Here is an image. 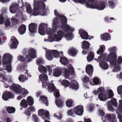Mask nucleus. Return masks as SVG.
Segmentation results:
<instances>
[{
    "instance_id": "nucleus-1",
    "label": "nucleus",
    "mask_w": 122,
    "mask_h": 122,
    "mask_svg": "<svg viewBox=\"0 0 122 122\" xmlns=\"http://www.w3.org/2000/svg\"><path fill=\"white\" fill-rule=\"evenodd\" d=\"M59 18L56 17L53 19L52 21V29L51 30L50 28H47L46 29V32L48 34L51 36L48 37V39H44L45 42H52L54 41H61L62 39L64 33L61 30L58 31L56 34H54L56 30L59 27Z\"/></svg>"
},
{
    "instance_id": "nucleus-2",
    "label": "nucleus",
    "mask_w": 122,
    "mask_h": 122,
    "mask_svg": "<svg viewBox=\"0 0 122 122\" xmlns=\"http://www.w3.org/2000/svg\"><path fill=\"white\" fill-rule=\"evenodd\" d=\"M34 4L33 15L35 16L45 15V10L44 9L45 6V3L40 1H36L34 2Z\"/></svg>"
},
{
    "instance_id": "nucleus-3",
    "label": "nucleus",
    "mask_w": 122,
    "mask_h": 122,
    "mask_svg": "<svg viewBox=\"0 0 122 122\" xmlns=\"http://www.w3.org/2000/svg\"><path fill=\"white\" fill-rule=\"evenodd\" d=\"M39 78L42 82L43 88H46V86H47V90L50 92H52L56 88L54 86L53 83L48 82V77L45 74H41L39 76Z\"/></svg>"
},
{
    "instance_id": "nucleus-4",
    "label": "nucleus",
    "mask_w": 122,
    "mask_h": 122,
    "mask_svg": "<svg viewBox=\"0 0 122 122\" xmlns=\"http://www.w3.org/2000/svg\"><path fill=\"white\" fill-rule=\"evenodd\" d=\"M117 57L115 53L113 52L110 53L107 57L108 60L110 64L114 67L112 71L115 72H118L121 69L120 66L119 64H117L116 60Z\"/></svg>"
},
{
    "instance_id": "nucleus-5",
    "label": "nucleus",
    "mask_w": 122,
    "mask_h": 122,
    "mask_svg": "<svg viewBox=\"0 0 122 122\" xmlns=\"http://www.w3.org/2000/svg\"><path fill=\"white\" fill-rule=\"evenodd\" d=\"M12 58L11 55L8 53L5 54L3 57L2 62L4 67L8 72L11 71V62Z\"/></svg>"
},
{
    "instance_id": "nucleus-6",
    "label": "nucleus",
    "mask_w": 122,
    "mask_h": 122,
    "mask_svg": "<svg viewBox=\"0 0 122 122\" xmlns=\"http://www.w3.org/2000/svg\"><path fill=\"white\" fill-rule=\"evenodd\" d=\"M94 1V0H88L86 3V7L87 8H96L100 10L104 9L105 4L104 3L102 2L98 4H96Z\"/></svg>"
},
{
    "instance_id": "nucleus-7",
    "label": "nucleus",
    "mask_w": 122,
    "mask_h": 122,
    "mask_svg": "<svg viewBox=\"0 0 122 122\" xmlns=\"http://www.w3.org/2000/svg\"><path fill=\"white\" fill-rule=\"evenodd\" d=\"M11 88L13 91L15 93L21 94L23 97H25L26 95L29 93L28 91L25 88H22L19 85L13 84L11 86Z\"/></svg>"
},
{
    "instance_id": "nucleus-8",
    "label": "nucleus",
    "mask_w": 122,
    "mask_h": 122,
    "mask_svg": "<svg viewBox=\"0 0 122 122\" xmlns=\"http://www.w3.org/2000/svg\"><path fill=\"white\" fill-rule=\"evenodd\" d=\"M64 20V21L61 23V25L62 29L64 31L66 32H71L73 31L74 30V28L73 27L70 26L66 24L67 19L65 16H62L61 17Z\"/></svg>"
},
{
    "instance_id": "nucleus-9",
    "label": "nucleus",
    "mask_w": 122,
    "mask_h": 122,
    "mask_svg": "<svg viewBox=\"0 0 122 122\" xmlns=\"http://www.w3.org/2000/svg\"><path fill=\"white\" fill-rule=\"evenodd\" d=\"M70 73L74 74L75 71L73 66L71 64H70L67 66V68H64V76L66 78L69 77Z\"/></svg>"
},
{
    "instance_id": "nucleus-10",
    "label": "nucleus",
    "mask_w": 122,
    "mask_h": 122,
    "mask_svg": "<svg viewBox=\"0 0 122 122\" xmlns=\"http://www.w3.org/2000/svg\"><path fill=\"white\" fill-rule=\"evenodd\" d=\"M74 112L78 115H82L83 112V107L81 105H79L75 107L74 109Z\"/></svg>"
},
{
    "instance_id": "nucleus-11",
    "label": "nucleus",
    "mask_w": 122,
    "mask_h": 122,
    "mask_svg": "<svg viewBox=\"0 0 122 122\" xmlns=\"http://www.w3.org/2000/svg\"><path fill=\"white\" fill-rule=\"evenodd\" d=\"M14 97L13 95H12L10 92L6 91L4 92L2 96V99L5 101L7 100L9 98H13Z\"/></svg>"
},
{
    "instance_id": "nucleus-12",
    "label": "nucleus",
    "mask_w": 122,
    "mask_h": 122,
    "mask_svg": "<svg viewBox=\"0 0 122 122\" xmlns=\"http://www.w3.org/2000/svg\"><path fill=\"white\" fill-rule=\"evenodd\" d=\"M52 51L48 49H46L45 56L46 58L48 60H51L53 59L52 55Z\"/></svg>"
},
{
    "instance_id": "nucleus-13",
    "label": "nucleus",
    "mask_w": 122,
    "mask_h": 122,
    "mask_svg": "<svg viewBox=\"0 0 122 122\" xmlns=\"http://www.w3.org/2000/svg\"><path fill=\"white\" fill-rule=\"evenodd\" d=\"M11 40L12 43L10 45V47L11 49L16 48L18 44V42L16 38L14 36L11 37Z\"/></svg>"
},
{
    "instance_id": "nucleus-14",
    "label": "nucleus",
    "mask_w": 122,
    "mask_h": 122,
    "mask_svg": "<svg viewBox=\"0 0 122 122\" xmlns=\"http://www.w3.org/2000/svg\"><path fill=\"white\" fill-rule=\"evenodd\" d=\"M79 33L82 39L85 40L88 39V36L87 32L80 29L79 30Z\"/></svg>"
},
{
    "instance_id": "nucleus-15",
    "label": "nucleus",
    "mask_w": 122,
    "mask_h": 122,
    "mask_svg": "<svg viewBox=\"0 0 122 122\" xmlns=\"http://www.w3.org/2000/svg\"><path fill=\"white\" fill-rule=\"evenodd\" d=\"M47 24H46L44 23H42L40 24L39 26V33L41 35H45V33L44 30L45 27H46Z\"/></svg>"
},
{
    "instance_id": "nucleus-16",
    "label": "nucleus",
    "mask_w": 122,
    "mask_h": 122,
    "mask_svg": "<svg viewBox=\"0 0 122 122\" xmlns=\"http://www.w3.org/2000/svg\"><path fill=\"white\" fill-rule=\"evenodd\" d=\"M86 71L89 76H91L93 71L92 66L90 64L87 65L86 67Z\"/></svg>"
},
{
    "instance_id": "nucleus-17",
    "label": "nucleus",
    "mask_w": 122,
    "mask_h": 122,
    "mask_svg": "<svg viewBox=\"0 0 122 122\" xmlns=\"http://www.w3.org/2000/svg\"><path fill=\"white\" fill-rule=\"evenodd\" d=\"M38 114L40 116H45V117L48 118L49 116V112L46 110L44 111L43 109H40L38 111Z\"/></svg>"
},
{
    "instance_id": "nucleus-18",
    "label": "nucleus",
    "mask_w": 122,
    "mask_h": 122,
    "mask_svg": "<svg viewBox=\"0 0 122 122\" xmlns=\"http://www.w3.org/2000/svg\"><path fill=\"white\" fill-rule=\"evenodd\" d=\"M37 27L36 25L33 23H31L29 26V30L30 32L31 33H34L36 31Z\"/></svg>"
},
{
    "instance_id": "nucleus-19",
    "label": "nucleus",
    "mask_w": 122,
    "mask_h": 122,
    "mask_svg": "<svg viewBox=\"0 0 122 122\" xmlns=\"http://www.w3.org/2000/svg\"><path fill=\"white\" fill-rule=\"evenodd\" d=\"M70 86V88L71 87L73 89L76 90L78 88V83L74 80L71 81Z\"/></svg>"
},
{
    "instance_id": "nucleus-20",
    "label": "nucleus",
    "mask_w": 122,
    "mask_h": 122,
    "mask_svg": "<svg viewBox=\"0 0 122 122\" xmlns=\"http://www.w3.org/2000/svg\"><path fill=\"white\" fill-rule=\"evenodd\" d=\"M64 36L65 39L68 41L72 40L74 37L72 33L69 32H66Z\"/></svg>"
},
{
    "instance_id": "nucleus-21",
    "label": "nucleus",
    "mask_w": 122,
    "mask_h": 122,
    "mask_svg": "<svg viewBox=\"0 0 122 122\" xmlns=\"http://www.w3.org/2000/svg\"><path fill=\"white\" fill-rule=\"evenodd\" d=\"M110 38L109 34L108 33H105L101 36V39L102 40L106 41L110 40Z\"/></svg>"
},
{
    "instance_id": "nucleus-22",
    "label": "nucleus",
    "mask_w": 122,
    "mask_h": 122,
    "mask_svg": "<svg viewBox=\"0 0 122 122\" xmlns=\"http://www.w3.org/2000/svg\"><path fill=\"white\" fill-rule=\"evenodd\" d=\"M19 5L17 4H13L10 6V10L11 13H14L16 12V9L18 7Z\"/></svg>"
},
{
    "instance_id": "nucleus-23",
    "label": "nucleus",
    "mask_w": 122,
    "mask_h": 122,
    "mask_svg": "<svg viewBox=\"0 0 122 122\" xmlns=\"http://www.w3.org/2000/svg\"><path fill=\"white\" fill-rule=\"evenodd\" d=\"M26 30V26L24 25H22L19 28L18 31L19 33L21 35L24 34Z\"/></svg>"
},
{
    "instance_id": "nucleus-24",
    "label": "nucleus",
    "mask_w": 122,
    "mask_h": 122,
    "mask_svg": "<svg viewBox=\"0 0 122 122\" xmlns=\"http://www.w3.org/2000/svg\"><path fill=\"white\" fill-rule=\"evenodd\" d=\"M82 48L84 49H88L89 47V46L90 45L89 42L86 41H84L82 42Z\"/></svg>"
},
{
    "instance_id": "nucleus-25",
    "label": "nucleus",
    "mask_w": 122,
    "mask_h": 122,
    "mask_svg": "<svg viewBox=\"0 0 122 122\" xmlns=\"http://www.w3.org/2000/svg\"><path fill=\"white\" fill-rule=\"evenodd\" d=\"M98 98L102 101H104L108 99L106 93L99 94L98 95Z\"/></svg>"
},
{
    "instance_id": "nucleus-26",
    "label": "nucleus",
    "mask_w": 122,
    "mask_h": 122,
    "mask_svg": "<svg viewBox=\"0 0 122 122\" xmlns=\"http://www.w3.org/2000/svg\"><path fill=\"white\" fill-rule=\"evenodd\" d=\"M77 52V50L74 48H70L68 51V53L71 56H74L76 55Z\"/></svg>"
},
{
    "instance_id": "nucleus-27",
    "label": "nucleus",
    "mask_w": 122,
    "mask_h": 122,
    "mask_svg": "<svg viewBox=\"0 0 122 122\" xmlns=\"http://www.w3.org/2000/svg\"><path fill=\"white\" fill-rule=\"evenodd\" d=\"M20 105L21 107L23 108L26 107L28 105L26 100L25 99H23L21 101Z\"/></svg>"
},
{
    "instance_id": "nucleus-28",
    "label": "nucleus",
    "mask_w": 122,
    "mask_h": 122,
    "mask_svg": "<svg viewBox=\"0 0 122 122\" xmlns=\"http://www.w3.org/2000/svg\"><path fill=\"white\" fill-rule=\"evenodd\" d=\"M61 74V71L60 70L57 69H55L54 70L53 75L58 77L60 76Z\"/></svg>"
},
{
    "instance_id": "nucleus-29",
    "label": "nucleus",
    "mask_w": 122,
    "mask_h": 122,
    "mask_svg": "<svg viewBox=\"0 0 122 122\" xmlns=\"http://www.w3.org/2000/svg\"><path fill=\"white\" fill-rule=\"evenodd\" d=\"M39 100L44 103L46 106H47L48 105L49 103L47 101V98L46 97L44 96H41L40 97Z\"/></svg>"
},
{
    "instance_id": "nucleus-30",
    "label": "nucleus",
    "mask_w": 122,
    "mask_h": 122,
    "mask_svg": "<svg viewBox=\"0 0 122 122\" xmlns=\"http://www.w3.org/2000/svg\"><path fill=\"white\" fill-rule=\"evenodd\" d=\"M106 94L108 99L111 98L114 95L111 89L108 90Z\"/></svg>"
},
{
    "instance_id": "nucleus-31",
    "label": "nucleus",
    "mask_w": 122,
    "mask_h": 122,
    "mask_svg": "<svg viewBox=\"0 0 122 122\" xmlns=\"http://www.w3.org/2000/svg\"><path fill=\"white\" fill-rule=\"evenodd\" d=\"M36 50L34 49L31 48L29 49L28 53L30 54L34 58H36Z\"/></svg>"
},
{
    "instance_id": "nucleus-32",
    "label": "nucleus",
    "mask_w": 122,
    "mask_h": 122,
    "mask_svg": "<svg viewBox=\"0 0 122 122\" xmlns=\"http://www.w3.org/2000/svg\"><path fill=\"white\" fill-rule=\"evenodd\" d=\"M26 101L29 105H33L34 103V100L33 98L31 96L28 97L26 99Z\"/></svg>"
},
{
    "instance_id": "nucleus-33",
    "label": "nucleus",
    "mask_w": 122,
    "mask_h": 122,
    "mask_svg": "<svg viewBox=\"0 0 122 122\" xmlns=\"http://www.w3.org/2000/svg\"><path fill=\"white\" fill-rule=\"evenodd\" d=\"M94 56V52H91L87 57V60L88 61H91L93 59Z\"/></svg>"
},
{
    "instance_id": "nucleus-34",
    "label": "nucleus",
    "mask_w": 122,
    "mask_h": 122,
    "mask_svg": "<svg viewBox=\"0 0 122 122\" xmlns=\"http://www.w3.org/2000/svg\"><path fill=\"white\" fill-rule=\"evenodd\" d=\"M101 67L104 70L107 69L109 67L108 64L104 61L102 62L100 64Z\"/></svg>"
},
{
    "instance_id": "nucleus-35",
    "label": "nucleus",
    "mask_w": 122,
    "mask_h": 122,
    "mask_svg": "<svg viewBox=\"0 0 122 122\" xmlns=\"http://www.w3.org/2000/svg\"><path fill=\"white\" fill-rule=\"evenodd\" d=\"M60 62L62 64L66 65L68 63L67 59L65 57H62L60 58Z\"/></svg>"
},
{
    "instance_id": "nucleus-36",
    "label": "nucleus",
    "mask_w": 122,
    "mask_h": 122,
    "mask_svg": "<svg viewBox=\"0 0 122 122\" xmlns=\"http://www.w3.org/2000/svg\"><path fill=\"white\" fill-rule=\"evenodd\" d=\"M54 116L58 120H61L62 118L63 115L61 113L57 112L54 113Z\"/></svg>"
},
{
    "instance_id": "nucleus-37",
    "label": "nucleus",
    "mask_w": 122,
    "mask_h": 122,
    "mask_svg": "<svg viewBox=\"0 0 122 122\" xmlns=\"http://www.w3.org/2000/svg\"><path fill=\"white\" fill-rule=\"evenodd\" d=\"M100 48L97 51V53L98 54H100L102 53L104 51L105 47L103 45H102L100 46Z\"/></svg>"
},
{
    "instance_id": "nucleus-38",
    "label": "nucleus",
    "mask_w": 122,
    "mask_h": 122,
    "mask_svg": "<svg viewBox=\"0 0 122 122\" xmlns=\"http://www.w3.org/2000/svg\"><path fill=\"white\" fill-rule=\"evenodd\" d=\"M18 79L20 81L23 82L27 80V78L24 75H21L19 76Z\"/></svg>"
},
{
    "instance_id": "nucleus-39",
    "label": "nucleus",
    "mask_w": 122,
    "mask_h": 122,
    "mask_svg": "<svg viewBox=\"0 0 122 122\" xmlns=\"http://www.w3.org/2000/svg\"><path fill=\"white\" fill-rule=\"evenodd\" d=\"M73 102V100L72 99L67 100L66 102V106L69 107H71L72 105Z\"/></svg>"
},
{
    "instance_id": "nucleus-40",
    "label": "nucleus",
    "mask_w": 122,
    "mask_h": 122,
    "mask_svg": "<svg viewBox=\"0 0 122 122\" xmlns=\"http://www.w3.org/2000/svg\"><path fill=\"white\" fill-rule=\"evenodd\" d=\"M24 6H25L26 7L27 12L29 14L31 12L32 10L31 8L29 5L25 2Z\"/></svg>"
},
{
    "instance_id": "nucleus-41",
    "label": "nucleus",
    "mask_w": 122,
    "mask_h": 122,
    "mask_svg": "<svg viewBox=\"0 0 122 122\" xmlns=\"http://www.w3.org/2000/svg\"><path fill=\"white\" fill-rule=\"evenodd\" d=\"M55 103L56 105L59 107H61L63 105V102L61 100H55Z\"/></svg>"
},
{
    "instance_id": "nucleus-42",
    "label": "nucleus",
    "mask_w": 122,
    "mask_h": 122,
    "mask_svg": "<svg viewBox=\"0 0 122 122\" xmlns=\"http://www.w3.org/2000/svg\"><path fill=\"white\" fill-rule=\"evenodd\" d=\"M38 70L41 72H46V67L42 65H40L38 68Z\"/></svg>"
},
{
    "instance_id": "nucleus-43",
    "label": "nucleus",
    "mask_w": 122,
    "mask_h": 122,
    "mask_svg": "<svg viewBox=\"0 0 122 122\" xmlns=\"http://www.w3.org/2000/svg\"><path fill=\"white\" fill-rule=\"evenodd\" d=\"M53 51L52 53L55 58H57L59 57L60 55L59 52L57 50H52Z\"/></svg>"
},
{
    "instance_id": "nucleus-44",
    "label": "nucleus",
    "mask_w": 122,
    "mask_h": 122,
    "mask_svg": "<svg viewBox=\"0 0 122 122\" xmlns=\"http://www.w3.org/2000/svg\"><path fill=\"white\" fill-rule=\"evenodd\" d=\"M55 15H56L57 16H58V17H59V19L61 21V23L63 21H64V20L63 19V18H62L61 17L62 16H64L60 15V14H59V13L56 10H55Z\"/></svg>"
},
{
    "instance_id": "nucleus-45",
    "label": "nucleus",
    "mask_w": 122,
    "mask_h": 122,
    "mask_svg": "<svg viewBox=\"0 0 122 122\" xmlns=\"http://www.w3.org/2000/svg\"><path fill=\"white\" fill-rule=\"evenodd\" d=\"M36 111L35 108L33 106H31L29 107L27 110V111L29 112H33Z\"/></svg>"
},
{
    "instance_id": "nucleus-46",
    "label": "nucleus",
    "mask_w": 122,
    "mask_h": 122,
    "mask_svg": "<svg viewBox=\"0 0 122 122\" xmlns=\"http://www.w3.org/2000/svg\"><path fill=\"white\" fill-rule=\"evenodd\" d=\"M7 112L9 113H13L15 112V109L13 107H9L7 109Z\"/></svg>"
},
{
    "instance_id": "nucleus-47",
    "label": "nucleus",
    "mask_w": 122,
    "mask_h": 122,
    "mask_svg": "<svg viewBox=\"0 0 122 122\" xmlns=\"http://www.w3.org/2000/svg\"><path fill=\"white\" fill-rule=\"evenodd\" d=\"M62 84L66 87H67L69 85V82L68 81L64 80L62 81Z\"/></svg>"
},
{
    "instance_id": "nucleus-48",
    "label": "nucleus",
    "mask_w": 122,
    "mask_h": 122,
    "mask_svg": "<svg viewBox=\"0 0 122 122\" xmlns=\"http://www.w3.org/2000/svg\"><path fill=\"white\" fill-rule=\"evenodd\" d=\"M94 83L96 85H98L100 81V80L97 78H95L93 79V80Z\"/></svg>"
},
{
    "instance_id": "nucleus-49",
    "label": "nucleus",
    "mask_w": 122,
    "mask_h": 122,
    "mask_svg": "<svg viewBox=\"0 0 122 122\" xmlns=\"http://www.w3.org/2000/svg\"><path fill=\"white\" fill-rule=\"evenodd\" d=\"M34 58L31 55L29 54L27 55L26 57V59L28 61H31L33 58Z\"/></svg>"
},
{
    "instance_id": "nucleus-50",
    "label": "nucleus",
    "mask_w": 122,
    "mask_h": 122,
    "mask_svg": "<svg viewBox=\"0 0 122 122\" xmlns=\"http://www.w3.org/2000/svg\"><path fill=\"white\" fill-rule=\"evenodd\" d=\"M117 91L118 94L121 95L122 93V86H119L117 88Z\"/></svg>"
},
{
    "instance_id": "nucleus-51",
    "label": "nucleus",
    "mask_w": 122,
    "mask_h": 122,
    "mask_svg": "<svg viewBox=\"0 0 122 122\" xmlns=\"http://www.w3.org/2000/svg\"><path fill=\"white\" fill-rule=\"evenodd\" d=\"M111 102L112 104L115 107H116L117 106V103L116 99L114 98H112L111 100Z\"/></svg>"
},
{
    "instance_id": "nucleus-52",
    "label": "nucleus",
    "mask_w": 122,
    "mask_h": 122,
    "mask_svg": "<svg viewBox=\"0 0 122 122\" xmlns=\"http://www.w3.org/2000/svg\"><path fill=\"white\" fill-rule=\"evenodd\" d=\"M54 95L56 98H58L59 97L60 94L58 90H56L54 92Z\"/></svg>"
},
{
    "instance_id": "nucleus-53",
    "label": "nucleus",
    "mask_w": 122,
    "mask_h": 122,
    "mask_svg": "<svg viewBox=\"0 0 122 122\" xmlns=\"http://www.w3.org/2000/svg\"><path fill=\"white\" fill-rule=\"evenodd\" d=\"M67 114L68 115L72 116L74 115V113L73 110L71 109L68 111Z\"/></svg>"
},
{
    "instance_id": "nucleus-54",
    "label": "nucleus",
    "mask_w": 122,
    "mask_h": 122,
    "mask_svg": "<svg viewBox=\"0 0 122 122\" xmlns=\"http://www.w3.org/2000/svg\"><path fill=\"white\" fill-rule=\"evenodd\" d=\"M46 69H47L48 71L50 72L49 75H50L51 73L52 72V67L50 66H46Z\"/></svg>"
},
{
    "instance_id": "nucleus-55",
    "label": "nucleus",
    "mask_w": 122,
    "mask_h": 122,
    "mask_svg": "<svg viewBox=\"0 0 122 122\" xmlns=\"http://www.w3.org/2000/svg\"><path fill=\"white\" fill-rule=\"evenodd\" d=\"M117 63V64H118L122 63V58L121 56H120L118 57Z\"/></svg>"
},
{
    "instance_id": "nucleus-56",
    "label": "nucleus",
    "mask_w": 122,
    "mask_h": 122,
    "mask_svg": "<svg viewBox=\"0 0 122 122\" xmlns=\"http://www.w3.org/2000/svg\"><path fill=\"white\" fill-rule=\"evenodd\" d=\"M26 64L22 65V66L20 65L18 66L17 68H18V69L22 70L24 69L25 67H26Z\"/></svg>"
},
{
    "instance_id": "nucleus-57",
    "label": "nucleus",
    "mask_w": 122,
    "mask_h": 122,
    "mask_svg": "<svg viewBox=\"0 0 122 122\" xmlns=\"http://www.w3.org/2000/svg\"><path fill=\"white\" fill-rule=\"evenodd\" d=\"M10 20L8 19L5 22V25L6 26L10 25Z\"/></svg>"
},
{
    "instance_id": "nucleus-58",
    "label": "nucleus",
    "mask_w": 122,
    "mask_h": 122,
    "mask_svg": "<svg viewBox=\"0 0 122 122\" xmlns=\"http://www.w3.org/2000/svg\"><path fill=\"white\" fill-rule=\"evenodd\" d=\"M18 60L20 61H23L25 60V58L23 57L20 56L18 57Z\"/></svg>"
},
{
    "instance_id": "nucleus-59",
    "label": "nucleus",
    "mask_w": 122,
    "mask_h": 122,
    "mask_svg": "<svg viewBox=\"0 0 122 122\" xmlns=\"http://www.w3.org/2000/svg\"><path fill=\"white\" fill-rule=\"evenodd\" d=\"M4 21L3 16L2 14H0V24H2Z\"/></svg>"
},
{
    "instance_id": "nucleus-60",
    "label": "nucleus",
    "mask_w": 122,
    "mask_h": 122,
    "mask_svg": "<svg viewBox=\"0 0 122 122\" xmlns=\"http://www.w3.org/2000/svg\"><path fill=\"white\" fill-rule=\"evenodd\" d=\"M109 6L110 8L113 9L115 7L114 4L111 2H109Z\"/></svg>"
},
{
    "instance_id": "nucleus-61",
    "label": "nucleus",
    "mask_w": 122,
    "mask_h": 122,
    "mask_svg": "<svg viewBox=\"0 0 122 122\" xmlns=\"http://www.w3.org/2000/svg\"><path fill=\"white\" fill-rule=\"evenodd\" d=\"M33 119L35 120V122H39L37 116L35 115H34L33 116Z\"/></svg>"
},
{
    "instance_id": "nucleus-62",
    "label": "nucleus",
    "mask_w": 122,
    "mask_h": 122,
    "mask_svg": "<svg viewBox=\"0 0 122 122\" xmlns=\"http://www.w3.org/2000/svg\"><path fill=\"white\" fill-rule=\"evenodd\" d=\"M89 80L88 77L87 76H85L83 79V81L84 83H86Z\"/></svg>"
},
{
    "instance_id": "nucleus-63",
    "label": "nucleus",
    "mask_w": 122,
    "mask_h": 122,
    "mask_svg": "<svg viewBox=\"0 0 122 122\" xmlns=\"http://www.w3.org/2000/svg\"><path fill=\"white\" fill-rule=\"evenodd\" d=\"M43 60L41 59H38L37 60V63L38 64H41L43 62Z\"/></svg>"
},
{
    "instance_id": "nucleus-64",
    "label": "nucleus",
    "mask_w": 122,
    "mask_h": 122,
    "mask_svg": "<svg viewBox=\"0 0 122 122\" xmlns=\"http://www.w3.org/2000/svg\"><path fill=\"white\" fill-rule=\"evenodd\" d=\"M99 93L102 92H104V88L102 87H100L97 89Z\"/></svg>"
}]
</instances>
